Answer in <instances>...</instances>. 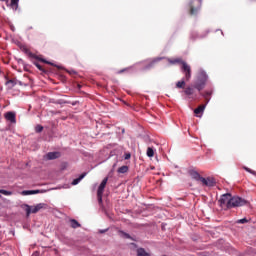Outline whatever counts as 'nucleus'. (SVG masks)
<instances>
[{"label": "nucleus", "mask_w": 256, "mask_h": 256, "mask_svg": "<svg viewBox=\"0 0 256 256\" xmlns=\"http://www.w3.org/2000/svg\"><path fill=\"white\" fill-rule=\"evenodd\" d=\"M219 207L224 211H229V209H237L239 207H247L250 205L249 200L238 196L233 195L230 192L224 193L220 196L219 200Z\"/></svg>", "instance_id": "f257e3e1"}, {"label": "nucleus", "mask_w": 256, "mask_h": 256, "mask_svg": "<svg viewBox=\"0 0 256 256\" xmlns=\"http://www.w3.org/2000/svg\"><path fill=\"white\" fill-rule=\"evenodd\" d=\"M208 79L209 75H207V72L204 69H200L197 80L193 85V89H197V91H203L207 85Z\"/></svg>", "instance_id": "f03ea898"}, {"label": "nucleus", "mask_w": 256, "mask_h": 256, "mask_svg": "<svg viewBox=\"0 0 256 256\" xmlns=\"http://www.w3.org/2000/svg\"><path fill=\"white\" fill-rule=\"evenodd\" d=\"M22 207H25L26 216L29 217V215H31V213H33V214L39 213V211H41V209H47V207H49V205H47V203H38L35 206H31L29 204H23Z\"/></svg>", "instance_id": "7ed1b4c3"}, {"label": "nucleus", "mask_w": 256, "mask_h": 256, "mask_svg": "<svg viewBox=\"0 0 256 256\" xmlns=\"http://www.w3.org/2000/svg\"><path fill=\"white\" fill-rule=\"evenodd\" d=\"M173 63H180L182 65L181 71L185 74L186 81H189L191 79V66L181 58H176Z\"/></svg>", "instance_id": "20e7f679"}, {"label": "nucleus", "mask_w": 256, "mask_h": 256, "mask_svg": "<svg viewBox=\"0 0 256 256\" xmlns=\"http://www.w3.org/2000/svg\"><path fill=\"white\" fill-rule=\"evenodd\" d=\"M202 5L203 0H190V2L188 3L190 15H199V11H201Z\"/></svg>", "instance_id": "39448f33"}, {"label": "nucleus", "mask_w": 256, "mask_h": 256, "mask_svg": "<svg viewBox=\"0 0 256 256\" xmlns=\"http://www.w3.org/2000/svg\"><path fill=\"white\" fill-rule=\"evenodd\" d=\"M211 33L210 29H207L203 34H199L197 31H191L190 32V39L192 41H197V39H205Z\"/></svg>", "instance_id": "423d86ee"}, {"label": "nucleus", "mask_w": 256, "mask_h": 256, "mask_svg": "<svg viewBox=\"0 0 256 256\" xmlns=\"http://www.w3.org/2000/svg\"><path fill=\"white\" fill-rule=\"evenodd\" d=\"M163 60V57H156L153 60H151L148 64H146L144 67L140 68V71H151L153 67H155V63H159V61Z\"/></svg>", "instance_id": "0eeeda50"}, {"label": "nucleus", "mask_w": 256, "mask_h": 256, "mask_svg": "<svg viewBox=\"0 0 256 256\" xmlns=\"http://www.w3.org/2000/svg\"><path fill=\"white\" fill-rule=\"evenodd\" d=\"M163 60V57H156L153 60H151L148 64H146L144 67L140 68V71H151L153 67H155V63H159V61Z\"/></svg>", "instance_id": "6e6552de"}, {"label": "nucleus", "mask_w": 256, "mask_h": 256, "mask_svg": "<svg viewBox=\"0 0 256 256\" xmlns=\"http://www.w3.org/2000/svg\"><path fill=\"white\" fill-rule=\"evenodd\" d=\"M200 182H202L204 187H215V185H217V180H215L214 177H203Z\"/></svg>", "instance_id": "1a4fd4ad"}, {"label": "nucleus", "mask_w": 256, "mask_h": 256, "mask_svg": "<svg viewBox=\"0 0 256 256\" xmlns=\"http://www.w3.org/2000/svg\"><path fill=\"white\" fill-rule=\"evenodd\" d=\"M6 121H9L12 124L17 123V113L15 111H8L4 114Z\"/></svg>", "instance_id": "9d476101"}, {"label": "nucleus", "mask_w": 256, "mask_h": 256, "mask_svg": "<svg viewBox=\"0 0 256 256\" xmlns=\"http://www.w3.org/2000/svg\"><path fill=\"white\" fill-rule=\"evenodd\" d=\"M39 193H47V190L43 189H36V190H23L21 195L28 196V195H39Z\"/></svg>", "instance_id": "9b49d317"}, {"label": "nucleus", "mask_w": 256, "mask_h": 256, "mask_svg": "<svg viewBox=\"0 0 256 256\" xmlns=\"http://www.w3.org/2000/svg\"><path fill=\"white\" fill-rule=\"evenodd\" d=\"M188 175H190L191 179H193L194 181L201 182V179H203V176H201V174H199L197 170H193V169L188 170Z\"/></svg>", "instance_id": "f8f14e48"}, {"label": "nucleus", "mask_w": 256, "mask_h": 256, "mask_svg": "<svg viewBox=\"0 0 256 256\" xmlns=\"http://www.w3.org/2000/svg\"><path fill=\"white\" fill-rule=\"evenodd\" d=\"M59 157H61V152L57 151L48 152L46 154L47 161H55V159H59Z\"/></svg>", "instance_id": "ddd939ff"}, {"label": "nucleus", "mask_w": 256, "mask_h": 256, "mask_svg": "<svg viewBox=\"0 0 256 256\" xmlns=\"http://www.w3.org/2000/svg\"><path fill=\"white\" fill-rule=\"evenodd\" d=\"M118 235L122 239H130V241H137V238L135 236H131V234L125 232V230H118Z\"/></svg>", "instance_id": "4468645a"}, {"label": "nucleus", "mask_w": 256, "mask_h": 256, "mask_svg": "<svg viewBox=\"0 0 256 256\" xmlns=\"http://www.w3.org/2000/svg\"><path fill=\"white\" fill-rule=\"evenodd\" d=\"M20 49L22 52L25 53V55H27L30 59H34L37 58V54L31 52V50H29V48H27V46L25 45H21Z\"/></svg>", "instance_id": "2eb2a0df"}, {"label": "nucleus", "mask_w": 256, "mask_h": 256, "mask_svg": "<svg viewBox=\"0 0 256 256\" xmlns=\"http://www.w3.org/2000/svg\"><path fill=\"white\" fill-rule=\"evenodd\" d=\"M207 108V104H203L196 109H194L195 117H203V113H205V109Z\"/></svg>", "instance_id": "dca6fc26"}, {"label": "nucleus", "mask_w": 256, "mask_h": 256, "mask_svg": "<svg viewBox=\"0 0 256 256\" xmlns=\"http://www.w3.org/2000/svg\"><path fill=\"white\" fill-rule=\"evenodd\" d=\"M108 181H109V177L106 176L98 186L97 193H105V187H107Z\"/></svg>", "instance_id": "f3484780"}, {"label": "nucleus", "mask_w": 256, "mask_h": 256, "mask_svg": "<svg viewBox=\"0 0 256 256\" xmlns=\"http://www.w3.org/2000/svg\"><path fill=\"white\" fill-rule=\"evenodd\" d=\"M85 177H87V172L81 173L77 178L72 180L71 185H73V186L79 185L81 183V181H83V179H85Z\"/></svg>", "instance_id": "a211bd4d"}, {"label": "nucleus", "mask_w": 256, "mask_h": 256, "mask_svg": "<svg viewBox=\"0 0 256 256\" xmlns=\"http://www.w3.org/2000/svg\"><path fill=\"white\" fill-rule=\"evenodd\" d=\"M187 78H185V76L179 80L178 82H176V89H185V85H187Z\"/></svg>", "instance_id": "6ab92c4d"}, {"label": "nucleus", "mask_w": 256, "mask_h": 256, "mask_svg": "<svg viewBox=\"0 0 256 256\" xmlns=\"http://www.w3.org/2000/svg\"><path fill=\"white\" fill-rule=\"evenodd\" d=\"M98 205L102 211H105V205L103 204V193L97 192Z\"/></svg>", "instance_id": "aec40b11"}, {"label": "nucleus", "mask_w": 256, "mask_h": 256, "mask_svg": "<svg viewBox=\"0 0 256 256\" xmlns=\"http://www.w3.org/2000/svg\"><path fill=\"white\" fill-rule=\"evenodd\" d=\"M70 227H72V229H79V227H81V223H79V221H77V219L75 218H70Z\"/></svg>", "instance_id": "412c9836"}, {"label": "nucleus", "mask_w": 256, "mask_h": 256, "mask_svg": "<svg viewBox=\"0 0 256 256\" xmlns=\"http://www.w3.org/2000/svg\"><path fill=\"white\" fill-rule=\"evenodd\" d=\"M136 253L137 256H151V253L147 252L143 247L137 248Z\"/></svg>", "instance_id": "4be33fe9"}, {"label": "nucleus", "mask_w": 256, "mask_h": 256, "mask_svg": "<svg viewBox=\"0 0 256 256\" xmlns=\"http://www.w3.org/2000/svg\"><path fill=\"white\" fill-rule=\"evenodd\" d=\"M128 171H129V166L127 165H123L117 169V173H119L120 175H125V173H127Z\"/></svg>", "instance_id": "5701e85b"}, {"label": "nucleus", "mask_w": 256, "mask_h": 256, "mask_svg": "<svg viewBox=\"0 0 256 256\" xmlns=\"http://www.w3.org/2000/svg\"><path fill=\"white\" fill-rule=\"evenodd\" d=\"M147 157L151 159V157H155V148L154 147H148L146 151Z\"/></svg>", "instance_id": "b1692460"}, {"label": "nucleus", "mask_w": 256, "mask_h": 256, "mask_svg": "<svg viewBox=\"0 0 256 256\" xmlns=\"http://www.w3.org/2000/svg\"><path fill=\"white\" fill-rule=\"evenodd\" d=\"M19 1L20 0H10V7H12L14 11H17V9H19Z\"/></svg>", "instance_id": "393cba45"}, {"label": "nucleus", "mask_w": 256, "mask_h": 256, "mask_svg": "<svg viewBox=\"0 0 256 256\" xmlns=\"http://www.w3.org/2000/svg\"><path fill=\"white\" fill-rule=\"evenodd\" d=\"M33 65H35V67H36L37 69H39L42 73H45V74L48 73L47 70L44 69V67L41 66V64H39V62L34 61V62H33Z\"/></svg>", "instance_id": "a878e982"}, {"label": "nucleus", "mask_w": 256, "mask_h": 256, "mask_svg": "<svg viewBox=\"0 0 256 256\" xmlns=\"http://www.w3.org/2000/svg\"><path fill=\"white\" fill-rule=\"evenodd\" d=\"M6 85H8L9 89H13V87H15V85H17V81L10 79V80L6 81Z\"/></svg>", "instance_id": "bb28decb"}, {"label": "nucleus", "mask_w": 256, "mask_h": 256, "mask_svg": "<svg viewBox=\"0 0 256 256\" xmlns=\"http://www.w3.org/2000/svg\"><path fill=\"white\" fill-rule=\"evenodd\" d=\"M236 223H237L238 225H245V224L249 223V219H247V217H244V218L238 219V220L236 221Z\"/></svg>", "instance_id": "cd10ccee"}, {"label": "nucleus", "mask_w": 256, "mask_h": 256, "mask_svg": "<svg viewBox=\"0 0 256 256\" xmlns=\"http://www.w3.org/2000/svg\"><path fill=\"white\" fill-rule=\"evenodd\" d=\"M183 93H185V95H187L188 97L189 96H191V95H193V87H187L184 91H183Z\"/></svg>", "instance_id": "c85d7f7f"}, {"label": "nucleus", "mask_w": 256, "mask_h": 256, "mask_svg": "<svg viewBox=\"0 0 256 256\" xmlns=\"http://www.w3.org/2000/svg\"><path fill=\"white\" fill-rule=\"evenodd\" d=\"M36 61H40V63H45L46 65L48 64V63H50L49 62V60H47V59H45V58H41V57H39L38 55H36V58H34Z\"/></svg>", "instance_id": "c756f323"}, {"label": "nucleus", "mask_w": 256, "mask_h": 256, "mask_svg": "<svg viewBox=\"0 0 256 256\" xmlns=\"http://www.w3.org/2000/svg\"><path fill=\"white\" fill-rule=\"evenodd\" d=\"M211 95H213V89L206 91L204 94H202V97L207 99V97H211Z\"/></svg>", "instance_id": "7c9ffc66"}, {"label": "nucleus", "mask_w": 256, "mask_h": 256, "mask_svg": "<svg viewBox=\"0 0 256 256\" xmlns=\"http://www.w3.org/2000/svg\"><path fill=\"white\" fill-rule=\"evenodd\" d=\"M122 159L124 161H129V159H131V152H125L124 155L122 156Z\"/></svg>", "instance_id": "2f4dec72"}, {"label": "nucleus", "mask_w": 256, "mask_h": 256, "mask_svg": "<svg viewBox=\"0 0 256 256\" xmlns=\"http://www.w3.org/2000/svg\"><path fill=\"white\" fill-rule=\"evenodd\" d=\"M66 105H72V107H75L77 105H79V101H65L64 102Z\"/></svg>", "instance_id": "473e14b6"}, {"label": "nucleus", "mask_w": 256, "mask_h": 256, "mask_svg": "<svg viewBox=\"0 0 256 256\" xmlns=\"http://www.w3.org/2000/svg\"><path fill=\"white\" fill-rule=\"evenodd\" d=\"M43 125H41V124H38V125H36V127H35V132L36 133H43Z\"/></svg>", "instance_id": "72a5a7b5"}, {"label": "nucleus", "mask_w": 256, "mask_h": 256, "mask_svg": "<svg viewBox=\"0 0 256 256\" xmlns=\"http://www.w3.org/2000/svg\"><path fill=\"white\" fill-rule=\"evenodd\" d=\"M0 194L9 196V195H13V192L5 189H0Z\"/></svg>", "instance_id": "f704fd0d"}, {"label": "nucleus", "mask_w": 256, "mask_h": 256, "mask_svg": "<svg viewBox=\"0 0 256 256\" xmlns=\"http://www.w3.org/2000/svg\"><path fill=\"white\" fill-rule=\"evenodd\" d=\"M47 65H51L52 67H56V69H63V66L59 64H55L54 62L49 61Z\"/></svg>", "instance_id": "c9c22d12"}, {"label": "nucleus", "mask_w": 256, "mask_h": 256, "mask_svg": "<svg viewBox=\"0 0 256 256\" xmlns=\"http://www.w3.org/2000/svg\"><path fill=\"white\" fill-rule=\"evenodd\" d=\"M126 71H133V67L124 68V69L118 71V73L121 74V73H125Z\"/></svg>", "instance_id": "e433bc0d"}, {"label": "nucleus", "mask_w": 256, "mask_h": 256, "mask_svg": "<svg viewBox=\"0 0 256 256\" xmlns=\"http://www.w3.org/2000/svg\"><path fill=\"white\" fill-rule=\"evenodd\" d=\"M15 59H16L18 65H23L25 63L24 60L21 58H15Z\"/></svg>", "instance_id": "4c0bfd02"}, {"label": "nucleus", "mask_w": 256, "mask_h": 256, "mask_svg": "<svg viewBox=\"0 0 256 256\" xmlns=\"http://www.w3.org/2000/svg\"><path fill=\"white\" fill-rule=\"evenodd\" d=\"M22 65H23L24 71H29V64H27L26 62H24V64H22Z\"/></svg>", "instance_id": "58836bf2"}, {"label": "nucleus", "mask_w": 256, "mask_h": 256, "mask_svg": "<svg viewBox=\"0 0 256 256\" xmlns=\"http://www.w3.org/2000/svg\"><path fill=\"white\" fill-rule=\"evenodd\" d=\"M107 231H109V228L100 229V230H99V233H100V235H103L104 233H107Z\"/></svg>", "instance_id": "ea45409f"}, {"label": "nucleus", "mask_w": 256, "mask_h": 256, "mask_svg": "<svg viewBox=\"0 0 256 256\" xmlns=\"http://www.w3.org/2000/svg\"><path fill=\"white\" fill-rule=\"evenodd\" d=\"M41 253L39 251H34L31 256H39Z\"/></svg>", "instance_id": "a19ab883"}, {"label": "nucleus", "mask_w": 256, "mask_h": 256, "mask_svg": "<svg viewBox=\"0 0 256 256\" xmlns=\"http://www.w3.org/2000/svg\"><path fill=\"white\" fill-rule=\"evenodd\" d=\"M10 29L13 33H15L16 29H15V26L13 24L10 25Z\"/></svg>", "instance_id": "79ce46f5"}, {"label": "nucleus", "mask_w": 256, "mask_h": 256, "mask_svg": "<svg viewBox=\"0 0 256 256\" xmlns=\"http://www.w3.org/2000/svg\"><path fill=\"white\" fill-rule=\"evenodd\" d=\"M130 245H131L132 247H134L135 249H137V247H138L137 243H135V242L130 243Z\"/></svg>", "instance_id": "37998d69"}, {"label": "nucleus", "mask_w": 256, "mask_h": 256, "mask_svg": "<svg viewBox=\"0 0 256 256\" xmlns=\"http://www.w3.org/2000/svg\"><path fill=\"white\" fill-rule=\"evenodd\" d=\"M16 82L18 83V85H20L22 87L23 82L21 80H17Z\"/></svg>", "instance_id": "c03bdc74"}, {"label": "nucleus", "mask_w": 256, "mask_h": 256, "mask_svg": "<svg viewBox=\"0 0 256 256\" xmlns=\"http://www.w3.org/2000/svg\"><path fill=\"white\" fill-rule=\"evenodd\" d=\"M211 101V98H208L207 100H206V103H205V105L207 106V105H209V102Z\"/></svg>", "instance_id": "a18cd8bd"}, {"label": "nucleus", "mask_w": 256, "mask_h": 256, "mask_svg": "<svg viewBox=\"0 0 256 256\" xmlns=\"http://www.w3.org/2000/svg\"><path fill=\"white\" fill-rule=\"evenodd\" d=\"M69 73H73L74 75H77V71H75V70H71V71H69Z\"/></svg>", "instance_id": "49530a36"}, {"label": "nucleus", "mask_w": 256, "mask_h": 256, "mask_svg": "<svg viewBox=\"0 0 256 256\" xmlns=\"http://www.w3.org/2000/svg\"><path fill=\"white\" fill-rule=\"evenodd\" d=\"M121 133H122V135H125V128L121 129Z\"/></svg>", "instance_id": "de8ad7c7"}, {"label": "nucleus", "mask_w": 256, "mask_h": 256, "mask_svg": "<svg viewBox=\"0 0 256 256\" xmlns=\"http://www.w3.org/2000/svg\"><path fill=\"white\" fill-rule=\"evenodd\" d=\"M216 31H221V35H223V30H221V29H216Z\"/></svg>", "instance_id": "09e8293b"}, {"label": "nucleus", "mask_w": 256, "mask_h": 256, "mask_svg": "<svg viewBox=\"0 0 256 256\" xmlns=\"http://www.w3.org/2000/svg\"><path fill=\"white\" fill-rule=\"evenodd\" d=\"M78 88L81 89V85H78Z\"/></svg>", "instance_id": "8fccbe9b"}, {"label": "nucleus", "mask_w": 256, "mask_h": 256, "mask_svg": "<svg viewBox=\"0 0 256 256\" xmlns=\"http://www.w3.org/2000/svg\"><path fill=\"white\" fill-rule=\"evenodd\" d=\"M6 1V3H9V0H5Z\"/></svg>", "instance_id": "3c124183"}]
</instances>
